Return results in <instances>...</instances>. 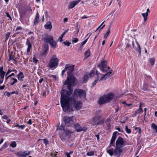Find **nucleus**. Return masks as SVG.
I'll use <instances>...</instances> for the list:
<instances>
[{
    "label": "nucleus",
    "instance_id": "nucleus-1",
    "mask_svg": "<svg viewBox=\"0 0 157 157\" xmlns=\"http://www.w3.org/2000/svg\"><path fill=\"white\" fill-rule=\"evenodd\" d=\"M68 91L63 90L61 93L60 103L63 110L66 112L73 110L74 106L76 110H79L82 107V103L80 101H75V98L71 96L73 90L70 86H68Z\"/></svg>",
    "mask_w": 157,
    "mask_h": 157
},
{
    "label": "nucleus",
    "instance_id": "nucleus-2",
    "mask_svg": "<svg viewBox=\"0 0 157 157\" xmlns=\"http://www.w3.org/2000/svg\"><path fill=\"white\" fill-rule=\"evenodd\" d=\"M74 67V65H71L69 64H66L65 66V70L68 71L67 72L68 76L64 84V85H67L68 89V86H70L71 87V86L75 85L76 78L72 75Z\"/></svg>",
    "mask_w": 157,
    "mask_h": 157
},
{
    "label": "nucleus",
    "instance_id": "nucleus-3",
    "mask_svg": "<svg viewBox=\"0 0 157 157\" xmlns=\"http://www.w3.org/2000/svg\"><path fill=\"white\" fill-rule=\"evenodd\" d=\"M59 59L56 55H53L51 58L48 67L51 69H53L57 67L59 64Z\"/></svg>",
    "mask_w": 157,
    "mask_h": 157
},
{
    "label": "nucleus",
    "instance_id": "nucleus-4",
    "mask_svg": "<svg viewBox=\"0 0 157 157\" xmlns=\"http://www.w3.org/2000/svg\"><path fill=\"white\" fill-rule=\"evenodd\" d=\"M114 94L113 93L108 94L100 97L98 101L100 105H102L110 101L113 98Z\"/></svg>",
    "mask_w": 157,
    "mask_h": 157
},
{
    "label": "nucleus",
    "instance_id": "nucleus-5",
    "mask_svg": "<svg viewBox=\"0 0 157 157\" xmlns=\"http://www.w3.org/2000/svg\"><path fill=\"white\" fill-rule=\"evenodd\" d=\"M114 94L113 93L108 94L100 97L98 101L100 105H102L110 101L113 98Z\"/></svg>",
    "mask_w": 157,
    "mask_h": 157
},
{
    "label": "nucleus",
    "instance_id": "nucleus-6",
    "mask_svg": "<svg viewBox=\"0 0 157 157\" xmlns=\"http://www.w3.org/2000/svg\"><path fill=\"white\" fill-rule=\"evenodd\" d=\"M44 40L45 42L48 43L53 48H56V42L55 41L52 36L47 35L44 38Z\"/></svg>",
    "mask_w": 157,
    "mask_h": 157
},
{
    "label": "nucleus",
    "instance_id": "nucleus-7",
    "mask_svg": "<svg viewBox=\"0 0 157 157\" xmlns=\"http://www.w3.org/2000/svg\"><path fill=\"white\" fill-rule=\"evenodd\" d=\"M101 117V116L99 115L93 117L91 120L90 123L93 125H100L103 124L105 120L104 119H102L99 120Z\"/></svg>",
    "mask_w": 157,
    "mask_h": 157
},
{
    "label": "nucleus",
    "instance_id": "nucleus-8",
    "mask_svg": "<svg viewBox=\"0 0 157 157\" xmlns=\"http://www.w3.org/2000/svg\"><path fill=\"white\" fill-rule=\"evenodd\" d=\"M72 132L69 130L64 129L59 133V136L62 140H65L67 136H69Z\"/></svg>",
    "mask_w": 157,
    "mask_h": 157
},
{
    "label": "nucleus",
    "instance_id": "nucleus-9",
    "mask_svg": "<svg viewBox=\"0 0 157 157\" xmlns=\"http://www.w3.org/2000/svg\"><path fill=\"white\" fill-rule=\"evenodd\" d=\"M63 120L65 124L67 125L70 126L74 125L75 122L73 117H68L65 116L63 118Z\"/></svg>",
    "mask_w": 157,
    "mask_h": 157
},
{
    "label": "nucleus",
    "instance_id": "nucleus-10",
    "mask_svg": "<svg viewBox=\"0 0 157 157\" xmlns=\"http://www.w3.org/2000/svg\"><path fill=\"white\" fill-rule=\"evenodd\" d=\"M98 67H100V69L103 72H105L107 71L109 69V67L107 66V61H103L99 63Z\"/></svg>",
    "mask_w": 157,
    "mask_h": 157
},
{
    "label": "nucleus",
    "instance_id": "nucleus-11",
    "mask_svg": "<svg viewBox=\"0 0 157 157\" xmlns=\"http://www.w3.org/2000/svg\"><path fill=\"white\" fill-rule=\"evenodd\" d=\"M74 94L75 95L81 98H85L86 96V92L82 90L76 89L74 90Z\"/></svg>",
    "mask_w": 157,
    "mask_h": 157
},
{
    "label": "nucleus",
    "instance_id": "nucleus-12",
    "mask_svg": "<svg viewBox=\"0 0 157 157\" xmlns=\"http://www.w3.org/2000/svg\"><path fill=\"white\" fill-rule=\"evenodd\" d=\"M124 143V139L121 136H119L116 141V147L122 148Z\"/></svg>",
    "mask_w": 157,
    "mask_h": 157
},
{
    "label": "nucleus",
    "instance_id": "nucleus-13",
    "mask_svg": "<svg viewBox=\"0 0 157 157\" xmlns=\"http://www.w3.org/2000/svg\"><path fill=\"white\" fill-rule=\"evenodd\" d=\"M122 152V149L121 147H116L114 151V155L116 156L119 157Z\"/></svg>",
    "mask_w": 157,
    "mask_h": 157
},
{
    "label": "nucleus",
    "instance_id": "nucleus-14",
    "mask_svg": "<svg viewBox=\"0 0 157 157\" xmlns=\"http://www.w3.org/2000/svg\"><path fill=\"white\" fill-rule=\"evenodd\" d=\"M74 128L77 132H80L81 131H86V129L85 128H82L78 123L74 124Z\"/></svg>",
    "mask_w": 157,
    "mask_h": 157
},
{
    "label": "nucleus",
    "instance_id": "nucleus-15",
    "mask_svg": "<svg viewBox=\"0 0 157 157\" xmlns=\"http://www.w3.org/2000/svg\"><path fill=\"white\" fill-rule=\"evenodd\" d=\"M94 74V71H92L89 73H86L83 79V82H86L88 80V78L89 77H91L93 76Z\"/></svg>",
    "mask_w": 157,
    "mask_h": 157
},
{
    "label": "nucleus",
    "instance_id": "nucleus-16",
    "mask_svg": "<svg viewBox=\"0 0 157 157\" xmlns=\"http://www.w3.org/2000/svg\"><path fill=\"white\" fill-rule=\"evenodd\" d=\"M112 75L111 71L107 72L105 74L102 75V76L99 79V81L105 80L107 78H109Z\"/></svg>",
    "mask_w": 157,
    "mask_h": 157
},
{
    "label": "nucleus",
    "instance_id": "nucleus-17",
    "mask_svg": "<svg viewBox=\"0 0 157 157\" xmlns=\"http://www.w3.org/2000/svg\"><path fill=\"white\" fill-rule=\"evenodd\" d=\"M30 151H27L23 152L20 151L17 153V155L19 157H26L30 154Z\"/></svg>",
    "mask_w": 157,
    "mask_h": 157
},
{
    "label": "nucleus",
    "instance_id": "nucleus-18",
    "mask_svg": "<svg viewBox=\"0 0 157 157\" xmlns=\"http://www.w3.org/2000/svg\"><path fill=\"white\" fill-rule=\"evenodd\" d=\"M136 44L137 47H136V46H135L133 42V41L132 42V45L133 48L135 49H136L138 52H139V54H140L141 52V48H140V46L138 42L137 41H136Z\"/></svg>",
    "mask_w": 157,
    "mask_h": 157
},
{
    "label": "nucleus",
    "instance_id": "nucleus-19",
    "mask_svg": "<svg viewBox=\"0 0 157 157\" xmlns=\"http://www.w3.org/2000/svg\"><path fill=\"white\" fill-rule=\"evenodd\" d=\"M78 3L79 1H77V0L71 2L70 3L68 7L70 9H72Z\"/></svg>",
    "mask_w": 157,
    "mask_h": 157
},
{
    "label": "nucleus",
    "instance_id": "nucleus-20",
    "mask_svg": "<svg viewBox=\"0 0 157 157\" xmlns=\"http://www.w3.org/2000/svg\"><path fill=\"white\" fill-rule=\"evenodd\" d=\"M96 74L97 75V78L96 79H95L94 82H93V84H92V85L93 86H94V85H95L97 82L99 80V79L102 76V74H98V71H96Z\"/></svg>",
    "mask_w": 157,
    "mask_h": 157
},
{
    "label": "nucleus",
    "instance_id": "nucleus-21",
    "mask_svg": "<svg viewBox=\"0 0 157 157\" xmlns=\"http://www.w3.org/2000/svg\"><path fill=\"white\" fill-rule=\"evenodd\" d=\"M117 132H114L112 138L110 142V144H113L114 142L116 139L117 134Z\"/></svg>",
    "mask_w": 157,
    "mask_h": 157
},
{
    "label": "nucleus",
    "instance_id": "nucleus-22",
    "mask_svg": "<svg viewBox=\"0 0 157 157\" xmlns=\"http://www.w3.org/2000/svg\"><path fill=\"white\" fill-rule=\"evenodd\" d=\"M6 72L3 71V67H0V76L1 78L4 79Z\"/></svg>",
    "mask_w": 157,
    "mask_h": 157
},
{
    "label": "nucleus",
    "instance_id": "nucleus-23",
    "mask_svg": "<svg viewBox=\"0 0 157 157\" xmlns=\"http://www.w3.org/2000/svg\"><path fill=\"white\" fill-rule=\"evenodd\" d=\"M44 26L46 29H51L52 28L51 22L50 21H48L44 25Z\"/></svg>",
    "mask_w": 157,
    "mask_h": 157
},
{
    "label": "nucleus",
    "instance_id": "nucleus-24",
    "mask_svg": "<svg viewBox=\"0 0 157 157\" xmlns=\"http://www.w3.org/2000/svg\"><path fill=\"white\" fill-rule=\"evenodd\" d=\"M26 44L28 45L27 52L28 53H29L30 52V49L32 47V46L30 42L28 40H27Z\"/></svg>",
    "mask_w": 157,
    "mask_h": 157
},
{
    "label": "nucleus",
    "instance_id": "nucleus-25",
    "mask_svg": "<svg viewBox=\"0 0 157 157\" xmlns=\"http://www.w3.org/2000/svg\"><path fill=\"white\" fill-rule=\"evenodd\" d=\"M39 15L38 12H37L36 13V17L34 20V25H36L39 22Z\"/></svg>",
    "mask_w": 157,
    "mask_h": 157
},
{
    "label": "nucleus",
    "instance_id": "nucleus-26",
    "mask_svg": "<svg viewBox=\"0 0 157 157\" xmlns=\"http://www.w3.org/2000/svg\"><path fill=\"white\" fill-rule=\"evenodd\" d=\"M18 79L19 80L22 81V78H24V76L22 72H20L19 74L17 75Z\"/></svg>",
    "mask_w": 157,
    "mask_h": 157
},
{
    "label": "nucleus",
    "instance_id": "nucleus-27",
    "mask_svg": "<svg viewBox=\"0 0 157 157\" xmlns=\"http://www.w3.org/2000/svg\"><path fill=\"white\" fill-rule=\"evenodd\" d=\"M110 27H109L108 28L107 31L105 33L104 35V38L106 39L108 36V35L110 32Z\"/></svg>",
    "mask_w": 157,
    "mask_h": 157
},
{
    "label": "nucleus",
    "instance_id": "nucleus-28",
    "mask_svg": "<svg viewBox=\"0 0 157 157\" xmlns=\"http://www.w3.org/2000/svg\"><path fill=\"white\" fill-rule=\"evenodd\" d=\"M141 105H142L141 103H140V107H139V109H138V110H136L135 111V115H136L137 114L140 113L141 111H143V110H142L141 107Z\"/></svg>",
    "mask_w": 157,
    "mask_h": 157
},
{
    "label": "nucleus",
    "instance_id": "nucleus-29",
    "mask_svg": "<svg viewBox=\"0 0 157 157\" xmlns=\"http://www.w3.org/2000/svg\"><path fill=\"white\" fill-rule=\"evenodd\" d=\"M151 128L155 131V132H157V125L152 123L151 124Z\"/></svg>",
    "mask_w": 157,
    "mask_h": 157
},
{
    "label": "nucleus",
    "instance_id": "nucleus-30",
    "mask_svg": "<svg viewBox=\"0 0 157 157\" xmlns=\"http://www.w3.org/2000/svg\"><path fill=\"white\" fill-rule=\"evenodd\" d=\"M106 151L111 156L114 154V151L113 148L107 150Z\"/></svg>",
    "mask_w": 157,
    "mask_h": 157
},
{
    "label": "nucleus",
    "instance_id": "nucleus-31",
    "mask_svg": "<svg viewBox=\"0 0 157 157\" xmlns=\"http://www.w3.org/2000/svg\"><path fill=\"white\" fill-rule=\"evenodd\" d=\"M142 15L143 16V17L144 18V21H145L147 19V17L148 15V13H142Z\"/></svg>",
    "mask_w": 157,
    "mask_h": 157
},
{
    "label": "nucleus",
    "instance_id": "nucleus-32",
    "mask_svg": "<svg viewBox=\"0 0 157 157\" xmlns=\"http://www.w3.org/2000/svg\"><path fill=\"white\" fill-rule=\"evenodd\" d=\"M90 54V52L89 50L86 51L85 53V56L86 58L88 57Z\"/></svg>",
    "mask_w": 157,
    "mask_h": 157
},
{
    "label": "nucleus",
    "instance_id": "nucleus-33",
    "mask_svg": "<svg viewBox=\"0 0 157 157\" xmlns=\"http://www.w3.org/2000/svg\"><path fill=\"white\" fill-rule=\"evenodd\" d=\"M155 59L154 57L150 59V63L151 65H153L154 64Z\"/></svg>",
    "mask_w": 157,
    "mask_h": 157
},
{
    "label": "nucleus",
    "instance_id": "nucleus-34",
    "mask_svg": "<svg viewBox=\"0 0 157 157\" xmlns=\"http://www.w3.org/2000/svg\"><path fill=\"white\" fill-rule=\"evenodd\" d=\"M15 127H18V129H22L25 127V125H19L18 124H17L15 126Z\"/></svg>",
    "mask_w": 157,
    "mask_h": 157
},
{
    "label": "nucleus",
    "instance_id": "nucleus-35",
    "mask_svg": "<svg viewBox=\"0 0 157 157\" xmlns=\"http://www.w3.org/2000/svg\"><path fill=\"white\" fill-rule=\"evenodd\" d=\"M10 146L13 147H15L17 146L16 142L13 141L10 144Z\"/></svg>",
    "mask_w": 157,
    "mask_h": 157
},
{
    "label": "nucleus",
    "instance_id": "nucleus-36",
    "mask_svg": "<svg viewBox=\"0 0 157 157\" xmlns=\"http://www.w3.org/2000/svg\"><path fill=\"white\" fill-rule=\"evenodd\" d=\"M125 131H126V132L127 133L129 134L131 133V130L130 129L128 128V126H125Z\"/></svg>",
    "mask_w": 157,
    "mask_h": 157
},
{
    "label": "nucleus",
    "instance_id": "nucleus-37",
    "mask_svg": "<svg viewBox=\"0 0 157 157\" xmlns=\"http://www.w3.org/2000/svg\"><path fill=\"white\" fill-rule=\"evenodd\" d=\"M87 155L88 156H92L94 155V151H90L88 152L87 153Z\"/></svg>",
    "mask_w": 157,
    "mask_h": 157
},
{
    "label": "nucleus",
    "instance_id": "nucleus-38",
    "mask_svg": "<svg viewBox=\"0 0 157 157\" xmlns=\"http://www.w3.org/2000/svg\"><path fill=\"white\" fill-rule=\"evenodd\" d=\"M43 141L44 143L46 145L48 144L49 143V141L47 139H44L42 140Z\"/></svg>",
    "mask_w": 157,
    "mask_h": 157
},
{
    "label": "nucleus",
    "instance_id": "nucleus-39",
    "mask_svg": "<svg viewBox=\"0 0 157 157\" xmlns=\"http://www.w3.org/2000/svg\"><path fill=\"white\" fill-rule=\"evenodd\" d=\"M12 79L13 81L10 84V85H14L17 81V80L16 78H13Z\"/></svg>",
    "mask_w": 157,
    "mask_h": 157
},
{
    "label": "nucleus",
    "instance_id": "nucleus-40",
    "mask_svg": "<svg viewBox=\"0 0 157 157\" xmlns=\"http://www.w3.org/2000/svg\"><path fill=\"white\" fill-rule=\"evenodd\" d=\"M10 33V32L8 33L5 35V40L6 41L8 39Z\"/></svg>",
    "mask_w": 157,
    "mask_h": 157
},
{
    "label": "nucleus",
    "instance_id": "nucleus-41",
    "mask_svg": "<svg viewBox=\"0 0 157 157\" xmlns=\"http://www.w3.org/2000/svg\"><path fill=\"white\" fill-rule=\"evenodd\" d=\"M14 56H13L11 54H9V60L10 61L11 60H13L14 59Z\"/></svg>",
    "mask_w": 157,
    "mask_h": 157
},
{
    "label": "nucleus",
    "instance_id": "nucleus-42",
    "mask_svg": "<svg viewBox=\"0 0 157 157\" xmlns=\"http://www.w3.org/2000/svg\"><path fill=\"white\" fill-rule=\"evenodd\" d=\"M64 129H65L63 127L62 125L61 126H58L57 129V130H63Z\"/></svg>",
    "mask_w": 157,
    "mask_h": 157
},
{
    "label": "nucleus",
    "instance_id": "nucleus-43",
    "mask_svg": "<svg viewBox=\"0 0 157 157\" xmlns=\"http://www.w3.org/2000/svg\"><path fill=\"white\" fill-rule=\"evenodd\" d=\"M63 43L65 45L67 46H69L70 44H71V43L69 42L68 41H64L63 42Z\"/></svg>",
    "mask_w": 157,
    "mask_h": 157
},
{
    "label": "nucleus",
    "instance_id": "nucleus-44",
    "mask_svg": "<svg viewBox=\"0 0 157 157\" xmlns=\"http://www.w3.org/2000/svg\"><path fill=\"white\" fill-rule=\"evenodd\" d=\"M78 41V39L77 38H74L72 40V42L73 43H76Z\"/></svg>",
    "mask_w": 157,
    "mask_h": 157
},
{
    "label": "nucleus",
    "instance_id": "nucleus-45",
    "mask_svg": "<svg viewBox=\"0 0 157 157\" xmlns=\"http://www.w3.org/2000/svg\"><path fill=\"white\" fill-rule=\"evenodd\" d=\"M10 93L11 92H6L5 94L9 97L10 96V95L11 94Z\"/></svg>",
    "mask_w": 157,
    "mask_h": 157
},
{
    "label": "nucleus",
    "instance_id": "nucleus-46",
    "mask_svg": "<svg viewBox=\"0 0 157 157\" xmlns=\"http://www.w3.org/2000/svg\"><path fill=\"white\" fill-rule=\"evenodd\" d=\"M33 61L34 63H36L38 61V60L35 57H34L33 59Z\"/></svg>",
    "mask_w": 157,
    "mask_h": 157
},
{
    "label": "nucleus",
    "instance_id": "nucleus-47",
    "mask_svg": "<svg viewBox=\"0 0 157 157\" xmlns=\"http://www.w3.org/2000/svg\"><path fill=\"white\" fill-rule=\"evenodd\" d=\"M88 38H87L82 43L81 45L83 46L86 42L87 40H88Z\"/></svg>",
    "mask_w": 157,
    "mask_h": 157
},
{
    "label": "nucleus",
    "instance_id": "nucleus-48",
    "mask_svg": "<svg viewBox=\"0 0 157 157\" xmlns=\"http://www.w3.org/2000/svg\"><path fill=\"white\" fill-rule=\"evenodd\" d=\"M6 16L10 18L11 20H12V18L10 16V15H9V13L8 12H6Z\"/></svg>",
    "mask_w": 157,
    "mask_h": 157
},
{
    "label": "nucleus",
    "instance_id": "nucleus-49",
    "mask_svg": "<svg viewBox=\"0 0 157 157\" xmlns=\"http://www.w3.org/2000/svg\"><path fill=\"white\" fill-rule=\"evenodd\" d=\"M63 36H62V35H61L60 36L58 39V40H59L60 41V42H62L63 41V40H62V38H63Z\"/></svg>",
    "mask_w": 157,
    "mask_h": 157
},
{
    "label": "nucleus",
    "instance_id": "nucleus-50",
    "mask_svg": "<svg viewBox=\"0 0 157 157\" xmlns=\"http://www.w3.org/2000/svg\"><path fill=\"white\" fill-rule=\"evenodd\" d=\"M137 129H138V130H139V133H140V132H141V129L140 128V127H135V130H137Z\"/></svg>",
    "mask_w": 157,
    "mask_h": 157
},
{
    "label": "nucleus",
    "instance_id": "nucleus-51",
    "mask_svg": "<svg viewBox=\"0 0 157 157\" xmlns=\"http://www.w3.org/2000/svg\"><path fill=\"white\" fill-rule=\"evenodd\" d=\"M19 92L18 91H14L12 92H11V94H16L18 95V94Z\"/></svg>",
    "mask_w": 157,
    "mask_h": 157
},
{
    "label": "nucleus",
    "instance_id": "nucleus-52",
    "mask_svg": "<svg viewBox=\"0 0 157 157\" xmlns=\"http://www.w3.org/2000/svg\"><path fill=\"white\" fill-rule=\"evenodd\" d=\"M8 117H9L6 115H4L2 117V118H3L6 120H7L8 119Z\"/></svg>",
    "mask_w": 157,
    "mask_h": 157
},
{
    "label": "nucleus",
    "instance_id": "nucleus-53",
    "mask_svg": "<svg viewBox=\"0 0 157 157\" xmlns=\"http://www.w3.org/2000/svg\"><path fill=\"white\" fill-rule=\"evenodd\" d=\"M68 29H67V30H66L65 31L62 33V35L63 36H64V35L66 34V33L68 32Z\"/></svg>",
    "mask_w": 157,
    "mask_h": 157
},
{
    "label": "nucleus",
    "instance_id": "nucleus-54",
    "mask_svg": "<svg viewBox=\"0 0 157 157\" xmlns=\"http://www.w3.org/2000/svg\"><path fill=\"white\" fill-rule=\"evenodd\" d=\"M25 13H21V14L20 16L21 18L22 19V17H23L25 15Z\"/></svg>",
    "mask_w": 157,
    "mask_h": 157
},
{
    "label": "nucleus",
    "instance_id": "nucleus-55",
    "mask_svg": "<svg viewBox=\"0 0 157 157\" xmlns=\"http://www.w3.org/2000/svg\"><path fill=\"white\" fill-rule=\"evenodd\" d=\"M22 29V28L21 27H17L16 28V30H21Z\"/></svg>",
    "mask_w": 157,
    "mask_h": 157
},
{
    "label": "nucleus",
    "instance_id": "nucleus-56",
    "mask_svg": "<svg viewBox=\"0 0 157 157\" xmlns=\"http://www.w3.org/2000/svg\"><path fill=\"white\" fill-rule=\"evenodd\" d=\"M105 20H104V21H103V22H102V23H101V25H100L97 28V29H96V31H97V30H98V29H99V28L101 27V25L103 24L104 23V22H105Z\"/></svg>",
    "mask_w": 157,
    "mask_h": 157
},
{
    "label": "nucleus",
    "instance_id": "nucleus-57",
    "mask_svg": "<svg viewBox=\"0 0 157 157\" xmlns=\"http://www.w3.org/2000/svg\"><path fill=\"white\" fill-rule=\"evenodd\" d=\"M5 85H3L2 86H0V90H2L5 87Z\"/></svg>",
    "mask_w": 157,
    "mask_h": 157
},
{
    "label": "nucleus",
    "instance_id": "nucleus-58",
    "mask_svg": "<svg viewBox=\"0 0 157 157\" xmlns=\"http://www.w3.org/2000/svg\"><path fill=\"white\" fill-rule=\"evenodd\" d=\"M12 71H11L10 69H9L7 72H6V75H8L10 72H11Z\"/></svg>",
    "mask_w": 157,
    "mask_h": 157
},
{
    "label": "nucleus",
    "instance_id": "nucleus-59",
    "mask_svg": "<svg viewBox=\"0 0 157 157\" xmlns=\"http://www.w3.org/2000/svg\"><path fill=\"white\" fill-rule=\"evenodd\" d=\"M67 71V70H65V69L62 70V75L63 76V74H64V73L66 71Z\"/></svg>",
    "mask_w": 157,
    "mask_h": 157
},
{
    "label": "nucleus",
    "instance_id": "nucleus-60",
    "mask_svg": "<svg viewBox=\"0 0 157 157\" xmlns=\"http://www.w3.org/2000/svg\"><path fill=\"white\" fill-rule=\"evenodd\" d=\"M7 147V144L5 143L3 145L2 147L3 148H5Z\"/></svg>",
    "mask_w": 157,
    "mask_h": 157
},
{
    "label": "nucleus",
    "instance_id": "nucleus-61",
    "mask_svg": "<svg viewBox=\"0 0 157 157\" xmlns=\"http://www.w3.org/2000/svg\"><path fill=\"white\" fill-rule=\"evenodd\" d=\"M28 123L30 124V125H31L32 124V121H31V119H30L27 122Z\"/></svg>",
    "mask_w": 157,
    "mask_h": 157
},
{
    "label": "nucleus",
    "instance_id": "nucleus-62",
    "mask_svg": "<svg viewBox=\"0 0 157 157\" xmlns=\"http://www.w3.org/2000/svg\"><path fill=\"white\" fill-rule=\"evenodd\" d=\"M144 77L145 78V79L146 78H148L149 79H150L151 78V77L150 76H147V75H144Z\"/></svg>",
    "mask_w": 157,
    "mask_h": 157
},
{
    "label": "nucleus",
    "instance_id": "nucleus-63",
    "mask_svg": "<svg viewBox=\"0 0 157 157\" xmlns=\"http://www.w3.org/2000/svg\"><path fill=\"white\" fill-rule=\"evenodd\" d=\"M14 75H15L14 74V73H12L10 75H9L8 76V77H11L12 76H13Z\"/></svg>",
    "mask_w": 157,
    "mask_h": 157
},
{
    "label": "nucleus",
    "instance_id": "nucleus-64",
    "mask_svg": "<svg viewBox=\"0 0 157 157\" xmlns=\"http://www.w3.org/2000/svg\"><path fill=\"white\" fill-rule=\"evenodd\" d=\"M66 155L67 157H71L70 155H69V154L68 153H66Z\"/></svg>",
    "mask_w": 157,
    "mask_h": 157
}]
</instances>
